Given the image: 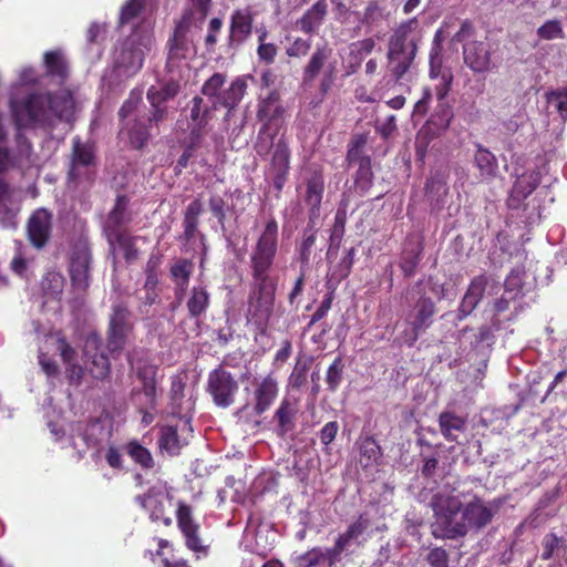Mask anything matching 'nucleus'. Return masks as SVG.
Wrapping results in <instances>:
<instances>
[{
	"mask_svg": "<svg viewBox=\"0 0 567 567\" xmlns=\"http://www.w3.org/2000/svg\"><path fill=\"white\" fill-rule=\"evenodd\" d=\"M279 249V226L269 217L251 247L248 269L251 278L247 297V317L265 332L274 313L278 280L271 276Z\"/></svg>",
	"mask_w": 567,
	"mask_h": 567,
	"instance_id": "1",
	"label": "nucleus"
},
{
	"mask_svg": "<svg viewBox=\"0 0 567 567\" xmlns=\"http://www.w3.org/2000/svg\"><path fill=\"white\" fill-rule=\"evenodd\" d=\"M66 100L54 93H31L21 101L11 103L14 126L30 128L44 127L50 124L51 115L62 116L60 105Z\"/></svg>",
	"mask_w": 567,
	"mask_h": 567,
	"instance_id": "2",
	"label": "nucleus"
},
{
	"mask_svg": "<svg viewBox=\"0 0 567 567\" xmlns=\"http://www.w3.org/2000/svg\"><path fill=\"white\" fill-rule=\"evenodd\" d=\"M414 24L416 19L402 23L389 40L386 68L391 79L386 85L401 83L410 72L417 51V40L409 39Z\"/></svg>",
	"mask_w": 567,
	"mask_h": 567,
	"instance_id": "3",
	"label": "nucleus"
},
{
	"mask_svg": "<svg viewBox=\"0 0 567 567\" xmlns=\"http://www.w3.org/2000/svg\"><path fill=\"white\" fill-rule=\"evenodd\" d=\"M435 522L432 525V535L440 539H457L466 535L463 523H458L457 515L464 507L461 495L436 493L431 501Z\"/></svg>",
	"mask_w": 567,
	"mask_h": 567,
	"instance_id": "4",
	"label": "nucleus"
},
{
	"mask_svg": "<svg viewBox=\"0 0 567 567\" xmlns=\"http://www.w3.org/2000/svg\"><path fill=\"white\" fill-rule=\"evenodd\" d=\"M151 39L132 34L118 43L112 54V69L120 80L136 75L143 68L145 53L150 51Z\"/></svg>",
	"mask_w": 567,
	"mask_h": 567,
	"instance_id": "5",
	"label": "nucleus"
},
{
	"mask_svg": "<svg viewBox=\"0 0 567 567\" xmlns=\"http://www.w3.org/2000/svg\"><path fill=\"white\" fill-rule=\"evenodd\" d=\"M135 330L133 312L125 301L112 303L107 318L106 349L113 358H117Z\"/></svg>",
	"mask_w": 567,
	"mask_h": 567,
	"instance_id": "6",
	"label": "nucleus"
},
{
	"mask_svg": "<svg viewBox=\"0 0 567 567\" xmlns=\"http://www.w3.org/2000/svg\"><path fill=\"white\" fill-rule=\"evenodd\" d=\"M331 55L332 49L327 44L316 47L302 68L301 85L303 87L312 86L318 76L323 73L319 82V92L321 96H326L330 92L336 80V66L330 64L327 70L324 68Z\"/></svg>",
	"mask_w": 567,
	"mask_h": 567,
	"instance_id": "7",
	"label": "nucleus"
},
{
	"mask_svg": "<svg viewBox=\"0 0 567 567\" xmlns=\"http://www.w3.org/2000/svg\"><path fill=\"white\" fill-rule=\"evenodd\" d=\"M92 251L89 243L76 240L70 252L69 275L74 293L84 296L91 285Z\"/></svg>",
	"mask_w": 567,
	"mask_h": 567,
	"instance_id": "8",
	"label": "nucleus"
},
{
	"mask_svg": "<svg viewBox=\"0 0 567 567\" xmlns=\"http://www.w3.org/2000/svg\"><path fill=\"white\" fill-rule=\"evenodd\" d=\"M83 355L86 360L87 370L94 379L104 380L110 375L112 355L106 343L97 331L86 334L83 346Z\"/></svg>",
	"mask_w": 567,
	"mask_h": 567,
	"instance_id": "9",
	"label": "nucleus"
},
{
	"mask_svg": "<svg viewBox=\"0 0 567 567\" xmlns=\"http://www.w3.org/2000/svg\"><path fill=\"white\" fill-rule=\"evenodd\" d=\"M192 27V13L185 12L176 22L173 33L166 42L167 66L178 65L181 61L187 59L192 50V40L189 31Z\"/></svg>",
	"mask_w": 567,
	"mask_h": 567,
	"instance_id": "10",
	"label": "nucleus"
},
{
	"mask_svg": "<svg viewBox=\"0 0 567 567\" xmlns=\"http://www.w3.org/2000/svg\"><path fill=\"white\" fill-rule=\"evenodd\" d=\"M206 389L212 395L214 403L225 409L235 402V395L239 386L230 372L223 367H218L209 372Z\"/></svg>",
	"mask_w": 567,
	"mask_h": 567,
	"instance_id": "11",
	"label": "nucleus"
},
{
	"mask_svg": "<svg viewBox=\"0 0 567 567\" xmlns=\"http://www.w3.org/2000/svg\"><path fill=\"white\" fill-rule=\"evenodd\" d=\"M95 167V155L93 147L82 143L79 137L72 142V153L68 171V179L72 183L91 181Z\"/></svg>",
	"mask_w": 567,
	"mask_h": 567,
	"instance_id": "12",
	"label": "nucleus"
},
{
	"mask_svg": "<svg viewBox=\"0 0 567 567\" xmlns=\"http://www.w3.org/2000/svg\"><path fill=\"white\" fill-rule=\"evenodd\" d=\"M177 527L185 538L186 547L195 553H207L200 537V526L193 516L192 506L179 502L176 511Z\"/></svg>",
	"mask_w": 567,
	"mask_h": 567,
	"instance_id": "13",
	"label": "nucleus"
},
{
	"mask_svg": "<svg viewBox=\"0 0 567 567\" xmlns=\"http://www.w3.org/2000/svg\"><path fill=\"white\" fill-rule=\"evenodd\" d=\"M492 44L487 41L471 40L463 45V62L474 73H487L494 69Z\"/></svg>",
	"mask_w": 567,
	"mask_h": 567,
	"instance_id": "14",
	"label": "nucleus"
},
{
	"mask_svg": "<svg viewBox=\"0 0 567 567\" xmlns=\"http://www.w3.org/2000/svg\"><path fill=\"white\" fill-rule=\"evenodd\" d=\"M495 512L496 511L481 497L474 495L472 499L464 505L458 523L464 524L466 533L470 529L480 530L492 522Z\"/></svg>",
	"mask_w": 567,
	"mask_h": 567,
	"instance_id": "15",
	"label": "nucleus"
},
{
	"mask_svg": "<svg viewBox=\"0 0 567 567\" xmlns=\"http://www.w3.org/2000/svg\"><path fill=\"white\" fill-rule=\"evenodd\" d=\"M138 505L144 508L152 522H161L165 526H171L173 520L167 514L166 504L171 503L167 494L156 487H151L148 491L136 497Z\"/></svg>",
	"mask_w": 567,
	"mask_h": 567,
	"instance_id": "16",
	"label": "nucleus"
},
{
	"mask_svg": "<svg viewBox=\"0 0 567 567\" xmlns=\"http://www.w3.org/2000/svg\"><path fill=\"white\" fill-rule=\"evenodd\" d=\"M540 178L542 174L538 169L524 172L519 175L507 198V207L509 209H519L525 199L538 187Z\"/></svg>",
	"mask_w": 567,
	"mask_h": 567,
	"instance_id": "17",
	"label": "nucleus"
},
{
	"mask_svg": "<svg viewBox=\"0 0 567 567\" xmlns=\"http://www.w3.org/2000/svg\"><path fill=\"white\" fill-rule=\"evenodd\" d=\"M52 226V214L45 208L32 213L28 220V238L33 247L42 248L47 245Z\"/></svg>",
	"mask_w": 567,
	"mask_h": 567,
	"instance_id": "18",
	"label": "nucleus"
},
{
	"mask_svg": "<svg viewBox=\"0 0 567 567\" xmlns=\"http://www.w3.org/2000/svg\"><path fill=\"white\" fill-rule=\"evenodd\" d=\"M254 17L249 9L235 10L230 16L227 45L229 49L239 48L252 32Z\"/></svg>",
	"mask_w": 567,
	"mask_h": 567,
	"instance_id": "19",
	"label": "nucleus"
},
{
	"mask_svg": "<svg viewBox=\"0 0 567 567\" xmlns=\"http://www.w3.org/2000/svg\"><path fill=\"white\" fill-rule=\"evenodd\" d=\"M270 169L272 172L274 187L278 192H281L290 169V150L284 138H279L275 145L270 161Z\"/></svg>",
	"mask_w": 567,
	"mask_h": 567,
	"instance_id": "20",
	"label": "nucleus"
},
{
	"mask_svg": "<svg viewBox=\"0 0 567 567\" xmlns=\"http://www.w3.org/2000/svg\"><path fill=\"white\" fill-rule=\"evenodd\" d=\"M278 382L270 374L254 382L252 398L256 415L260 416L270 409L278 395Z\"/></svg>",
	"mask_w": 567,
	"mask_h": 567,
	"instance_id": "21",
	"label": "nucleus"
},
{
	"mask_svg": "<svg viewBox=\"0 0 567 567\" xmlns=\"http://www.w3.org/2000/svg\"><path fill=\"white\" fill-rule=\"evenodd\" d=\"M370 520L365 514H360L359 517L351 523L348 528L339 534L331 547L334 554L341 559V555L349 550L352 545H361L358 540L365 530L369 528Z\"/></svg>",
	"mask_w": 567,
	"mask_h": 567,
	"instance_id": "22",
	"label": "nucleus"
},
{
	"mask_svg": "<svg viewBox=\"0 0 567 567\" xmlns=\"http://www.w3.org/2000/svg\"><path fill=\"white\" fill-rule=\"evenodd\" d=\"M436 313V306L430 297L422 296L415 303V315L411 322L412 338L411 346L419 339V336L426 331L433 323Z\"/></svg>",
	"mask_w": 567,
	"mask_h": 567,
	"instance_id": "23",
	"label": "nucleus"
},
{
	"mask_svg": "<svg viewBox=\"0 0 567 567\" xmlns=\"http://www.w3.org/2000/svg\"><path fill=\"white\" fill-rule=\"evenodd\" d=\"M423 249L424 245L420 236L409 235L406 237L399 265L404 277L411 278L415 275Z\"/></svg>",
	"mask_w": 567,
	"mask_h": 567,
	"instance_id": "24",
	"label": "nucleus"
},
{
	"mask_svg": "<svg viewBox=\"0 0 567 567\" xmlns=\"http://www.w3.org/2000/svg\"><path fill=\"white\" fill-rule=\"evenodd\" d=\"M327 14V0H318L296 21V27L306 34H315L319 31Z\"/></svg>",
	"mask_w": 567,
	"mask_h": 567,
	"instance_id": "25",
	"label": "nucleus"
},
{
	"mask_svg": "<svg viewBox=\"0 0 567 567\" xmlns=\"http://www.w3.org/2000/svg\"><path fill=\"white\" fill-rule=\"evenodd\" d=\"M128 198L126 195H117L115 204L109 213L104 223V233L106 238L125 231L124 226L130 223L127 216Z\"/></svg>",
	"mask_w": 567,
	"mask_h": 567,
	"instance_id": "26",
	"label": "nucleus"
},
{
	"mask_svg": "<svg viewBox=\"0 0 567 567\" xmlns=\"http://www.w3.org/2000/svg\"><path fill=\"white\" fill-rule=\"evenodd\" d=\"M324 192V178L320 171H315L306 181L305 202L309 206L310 219L318 217Z\"/></svg>",
	"mask_w": 567,
	"mask_h": 567,
	"instance_id": "27",
	"label": "nucleus"
},
{
	"mask_svg": "<svg viewBox=\"0 0 567 567\" xmlns=\"http://www.w3.org/2000/svg\"><path fill=\"white\" fill-rule=\"evenodd\" d=\"M157 367L147 362L138 363L136 377L142 382V392L152 410L157 406Z\"/></svg>",
	"mask_w": 567,
	"mask_h": 567,
	"instance_id": "28",
	"label": "nucleus"
},
{
	"mask_svg": "<svg viewBox=\"0 0 567 567\" xmlns=\"http://www.w3.org/2000/svg\"><path fill=\"white\" fill-rule=\"evenodd\" d=\"M282 114L284 107L280 104V94L278 91H270L266 97L259 101L257 118L262 124L271 126L272 122L280 118Z\"/></svg>",
	"mask_w": 567,
	"mask_h": 567,
	"instance_id": "29",
	"label": "nucleus"
},
{
	"mask_svg": "<svg viewBox=\"0 0 567 567\" xmlns=\"http://www.w3.org/2000/svg\"><path fill=\"white\" fill-rule=\"evenodd\" d=\"M194 269L192 260L179 258L169 267V275L175 284V297L181 300L189 285L190 276Z\"/></svg>",
	"mask_w": 567,
	"mask_h": 567,
	"instance_id": "30",
	"label": "nucleus"
},
{
	"mask_svg": "<svg viewBox=\"0 0 567 567\" xmlns=\"http://www.w3.org/2000/svg\"><path fill=\"white\" fill-rule=\"evenodd\" d=\"M467 420L453 411H443L439 415L441 434L449 442H457V434L466 430Z\"/></svg>",
	"mask_w": 567,
	"mask_h": 567,
	"instance_id": "31",
	"label": "nucleus"
},
{
	"mask_svg": "<svg viewBox=\"0 0 567 567\" xmlns=\"http://www.w3.org/2000/svg\"><path fill=\"white\" fill-rule=\"evenodd\" d=\"M298 559L301 567H334L340 561L331 547L326 549L313 547L299 556Z\"/></svg>",
	"mask_w": 567,
	"mask_h": 567,
	"instance_id": "32",
	"label": "nucleus"
},
{
	"mask_svg": "<svg viewBox=\"0 0 567 567\" xmlns=\"http://www.w3.org/2000/svg\"><path fill=\"white\" fill-rule=\"evenodd\" d=\"M296 414L297 409L295 403L285 398L274 414V419L277 421L276 433L278 436L284 437L286 434L291 432L296 426Z\"/></svg>",
	"mask_w": 567,
	"mask_h": 567,
	"instance_id": "33",
	"label": "nucleus"
},
{
	"mask_svg": "<svg viewBox=\"0 0 567 567\" xmlns=\"http://www.w3.org/2000/svg\"><path fill=\"white\" fill-rule=\"evenodd\" d=\"M474 164L480 172V177L484 181L493 179L498 172V162L496 156L486 147L477 144L474 154Z\"/></svg>",
	"mask_w": 567,
	"mask_h": 567,
	"instance_id": "34",
	"label": "nucleus"
},
{
	"mask_svg": "<svg viewBox=\"0 0 567 567\" xmlns=\"http://www.w3.org/2000/svg\"><path fill=\"white\" fill-rule=\"evenodd\" d=\"M368 144V134H354L347 146L346 162L349 167L371 162L370 155L364 151Z\"/></svg>",
	"mask_w": 567,
	"mask_h": 567,
	"instance_id": "35",
	"label": "nucleus"
},
{
	"mask_svg": "<svg viewBox=\"0 0 567 567\" xmlns=\"http://www.w3.org/2000/svg\"><path fill=\"white\" fill-rule=\"evenodd\" d=\"M202 213L203 204L199 198H195L187 205L183 218V238L186 243H190L195 238L198 231L199 216Z\"/></svg>",
	"mask_w": 567,
	"mask_h": 567,
	"instance_id": "36",
	"label": "nucleus"
},
{
	"mask_svg": "<svg viewBox=\"0 0 567 567\" xmlns=\"http://www.w3.org/2000/svg\"><path fill=\"white\" fill-rule=\"evenodd\" d=\"M246 90V81L243 78H236L230 85L219 94L218 101H215L214 105L219 104L228 111H231L240 103Z\"/></svg>",
	"mask_w": 567,
	"mask_h": 567,
	"instance_id": "37",
	"label": "nucleus"
},
{
	"mask_svg": "<svg viewBox=\"0 0 567 567\" xmlns=\"http://www.w3.org/2000/svg\"><path fill=\"white\" fill-rule=\"evenodd\" d=\"M157 445L162 453H166L169 456L179 455L183 443L179 439L177 427L173 425H162L159 427Z\"/></svg>",
	"mask_w": 567,
	"mask_h": 567,
	"instance_id": "38",
	"label": "nucleus"
},
{
	"mask_svg": "<svg viewBox=\"0 0 567 567\" xmlns=\"http://www.w3.org/2000/svg\"><path fill=\"white\" fill-rule=\"evenodd\" d=\"M124 452L130 456L134 464L144 471L154 468L155 461L152 452L137 440H131L123 446Z\"/></svg>",
	"mask_w": 567,
	"mask_h": 567,
	"instance_id": "39",
	"label": "nucleus"
},
{
	"mask_svg": "<svg viewBox=\"0 0 567 567\" xmlns=\"http://www.w3.org/2000/svg\"><path fill=\"white\" fill-rule=\"evenodd\" d=\"M210 296L204 286H194L190 290V296L187 300L186 307L192 318H198L209 307Z\"/></svg>",
	"mask_w": 567,
	"mask_h": 567,
	"instance_id": "40",
	"label": "nucleus"
},
{
	"mask_svg": "<svg viewBox=\"0 0 567 567\" xmlns=\"http://www.w3.org/2000/svg\"><path fill=\"white\" fill-rule=\"evenodd\" d=\"M355 248L351 247L344 251L342 258L336 264L329 267V280L340 284L347 279L351 274L354 264Z\"/></svg>",
	"mask_w": 567,
	"mask_h": 567,
	"instance_id": "41",
	"label": "nucleus"
},
{
	"mask_svg": "<svg viewBox=\"0 0 567 567\" xmlns=\"http://www.w3.org/2000/svg\"><path fill=\"white\" fill-rule=\"evenodd\" d=\"M452 118V106L445 101H439L434 114H432L424 126H429V128L434 130L436 133L441 134L449 128Z\"/></svg>",
	"mask_w": 567,
	"mask_h": 567,
	"instance_id": "42",
	"label": "nucleus"
},
{
	"mask_svg": "<svg viewBox=\"0 0 567 567\" xmlns=\"http://www.w3.org/2000/svg\"><path fill=\"white\" fill-rule=\"evenodd\" d=\"M130 144L135 150H142L148 142L151 133L150 125L145 120L135 118L132 123L126 124Z\"/></svg>",
	"mask_w": 567,
	"mask_h": 567,
	"instance_id": "43",
	"label": "nucleus"
},
{
	"mask_svg": "<svg viewBox=\"0 0 567 567\" xmlns=\"http://www.w3.org/2000/svg\"><path fill=\"white\" fill-rule=\"evenodd\" d=\"M179 84L176 81H168L161 87L152 85L146 93V97L152 106L163 105L168 100L174 99L179 92Z\"/></svg>",
	"mask_w": 567,
	"mask_h": 567,
	"instance_id": "44",
	"label": "nucleus"
},
{
	"mask_svg": "<svg viewBox=\"0 0 567 567\" xmlns=\"http://www.w3.org/2000/svg\"><path fill=\"white\" fill-rule=\"evenodd\" d=\"M136 237L131 236L126 230L114 236L107 237V241L113 246L117 244L123 251V257L126 262H134L138 258V249L135 245Z\"/></svg>",
	"mask_w": 567,
	"mask_h": 567,
	"instance_id": "45",
	"label": "nucleus"
},
{
	"mask_svg": "<svg viewBox=\"0 0 567 567\" xmlns=\"http://www.w3.org/2000/svg\"><path fill=\"white\" fill-rule=\"evenodd\" d=\"M65 278L58 271L47 272L41 280L43 295L50 299H60L64 289Z\"/></svg>",
	"mask_w": 567,
	"mask_h": 567,
	"instance_id": "46",
	"label": "nucleus"
},
{
	"mask_svg": "<svg viewBox=\"0 0 567 567\" xmlns=\"http://www.w3.org/2000/svg\"><path fill=\"white\" fill-rule=\"evenodd\" d=\"M360 463L363 467H369L377 463L381 457V446L373 436L362 437L359 442Z\"/></svg>",
	"mask_w": 567,
	"mask_h": 567,
	"instance_id": "47",
	"label": "nucleus"
},
{
	"mask_svg": "<svg viewBox=\"0 0 567 567\" xmlns=\"http://www.w3.org/2000/svg\"><path fill=\"white\" fill-rule=\"evenodd\" d=\"M47 73L64 80L68 76V64L60 51H49L44 54Z\"/></svg>",
	"mask_w": 567,
	"mask_h": 567,
	"instance_id": "48",
	"label": "nucleus"
},
{
	"mask_svg": "<svg viewBox=\"0 0 567 567\" xmlns=\"http://www.w3.org/2000/svg\"><path fill=\"white\" fill-rule=\"evenodd\" d=\"M425 195L433 210H440L444 205V198H434L440 193L447 194L445 182L439 176H431L425 183Z\"/></svg>",
	"mask_w": 567,
	"mask_h": 567,
	"instance_id": "49",
	"label": "nucleus"
},
{
	"mask_svg": "<svg viewBox=\"0 0 567 567\" xmlns=\"http://www.w3.org/2000/svg\"><path fill=\"white\" fill-rule=\"evenodd\" d=\"M163 261V256L158 252H152L145 265V282L144 289L157 288L159 279V268Z\"/></svg>",
	"mask_w": 567,
	"mask_h": 567,
	"instance_id": "50",
	"label": "nucleus"
},
{
	"mask_svg": "<svg viewBox=\"0 0 567 567\" xmlns=\"http://www.w3.org/2000/svg\"><path fill=\"white\" fill-rule=\"evenodd\" d=\"M270 127L268 124H262L258 131L254 148L260 157H266L271 148L276 145L274 144V140L277 135V132H270Z\"/></svg>",
	"mask_w": 567,
	"mask_h": 567,
	"instance_id": "51",
	"label": "nucleus"
},
{
	"mask_svg": "<svg viewBox=\"0 0 567 567\" xmlns=\"http://www.w3.org/2000/svg\"><path fill=\"white\" fill-rule=\"evenodd\" d=\"M227 81V75L220 72H215L202 85L200 92L208 99H216L218 101L221 89Z\"/></svg>",
	"mask_w": 567,
	"mask_h": 567,
	"instance_id": "52",
	"label": "nucleus"
},
{
	"mask_svg": "<svg viewBox=\"0 0 567 567\" xmlns=\"http://www.w3.org/2000/svg\"><path fill=\"white\" fill-rule=\"evenodd\" d=\"M373 172L371 162L358 165L354 176V185L361 195H364L373 185Z\"/></svg>",
	"mask_w": 567,
	"mask_h": 567,
	"instance_id": "53",
	"label": "nucleus"
},
{
	"mask_svg": "<svg viewBox=\"0 0 567 567\" xmlns=\"http://www.w3.org/2000/svg\"><path fill=\"white\" fill-rule=\"evenodd\" d=\"M439 135V133L429 128V126L423 125L421 127L415 138V155L419 161H424L430 142Z\"/></svg>",
	"mask_w": 567,
	"mask_h": 567,
	"instance_id": "54",
	"label": "nucleus"
},
{
	"mask_svg": "<svg viewBox=\"0 0 567 567\" xmlns=\"http://www.w3.org/2000/svg\"><path fill=\"white\" fill-rule=\"evenodd\" d=\"M186 384L181 377L172 378L169 398L172 403V410L174 415L182 414V401L184 398Z\"/></svg>",
	"mask_w": 567,
	"mask_h": 567,
	"instance_id": "55",
	"label": "nucleus"
},
{
	"mask_svg": "<svg viewBox=\"0 0 567 567\" xmlns=\"http://www.w3.org/2000/svg\"><path fill=\"white\" fill-rule=\"evenodd\" d=\"M203 105V97L198 95L194 96L190 101L189 118L194 123H200L202 126H206L208 124L210 109Z\"/></svg>",
	"mask_w": 567,
	"mask_h": 567,
	"instance_id": "56",
	"label": "nucleus"
},
{
	"mask_svg": "<svg viewBox=\"0 0 567 567\" xmlns=\"http://www.w3.org/2000/svg\"><path fill=\"white\" fill-rule=\"evenodd\" d=\"M145 9L144 0H127L121 8L120 23L126 24L135 20Z\"/></svg>",
	"mask_w": 567,
	"mask_h": 567,
	"instance_id": "57",
	"label": "nucleus"
},
{
	"mask_svg": "<svg viewBox=\"0 0 567 567\" xmlns=\"http://www.w3.org/2000/svg\"><path fill=\"white\" fill-rule=\"evenodd\" d=\"M343 368H344V364H343L342 358L340 355L337 357L333 360V362L330 364V367L328 368L327 375H326V382H327L328 389L331 392H334L339 388L341 380H342Z\"/></svg>",
	"mask_w": 567,
	"mask_h": 567,
	"instance_id": "58",
	"label": "nucleus"
},
{
	"mask_svg": "<svg viewBox=\"0 0 567 567\" xmlns=\"http://www.w3.org/2000/svg\"><path fill=\"white\" fill-rule=\"evenodd\" d=\"M347 214L339 208L334 216V223L330 235V246L339 247L346 233Z\"/></svg>",
	"mask_w": 567,
	"mask_h": 567,
	"instance_id": "59",
	"label": "nucleus"
},
{
	"mask_svg": "<svg viewBox=\"0 0 567 567\" xmlns=\"http://www.w3.org/2000/svg\"><path fill=\"white\" fill-rule=\"evenodd\" d=\"M537 35L543 40L564 39L565 33L559 20H548L537 29Z\"/></svg>",
	"mask_w": 567,
	"mask_h": 567,
	"instance_id": "60",
	"label": "nucleus"
},
{
	"mask_svg": "<svg viewBox=\"0 0 567 567\" xmlns=\"http://www.w3.org/2000/svg\"><path fill=\"white\" fill-rule=\"evenodd\" d=\"M104 435V426L101 420L93 419L87 422L86 427L84 430V440L86 441L87 446H95L102 440Z\"/></svg>",
	"mask_w": 567,
	"mask_h": 567,
	"instance_id": "61",
	"label": "nucleus"
},
{
	"mask_svg": "<svg viewBox=\"0 0 567 567\" xmlns=\"http://www.w3.org/2000/svg\"><path fill=\"white\" fill-rule=\"evenodd\" d=\"M317 240V231L312 229H306L303 234V239L299 246V259L300 262L307 265L310 261V256L312 252V248Z\"/></svg>",
	"mask_w": 567,
	"mask_h": 567,
	"instance_id": "62",
	"label": "nucleus"
},
{
	"mask_svg": "<svg viewBox=\"0 0 567 567\" xmlns=\"http://www.w3.org/2000/svg\"><path fill=\"white\" fill-rule=\"evenodd\" d=\"M439 82L435 84L434 93L436 95L437 101H445V97L451 91V85L453 81V73L450 69H445L440 79H436Z\"/></svg>",
	"mask_w": 567,
	"mask_h": 567,
	"instance_id": "63",
	"label": "nucleus"
},
{
	"mask_svg": "<svg viewBox=\"0 0 567 567\" xmlns=\"http://www.w3.org/2000/svg\"><path fill=\"white\" fill-rule=\"evenodd\" d=\"M425 560L431 567H449V554L443 547L431 548Z\"/></svg>",
	"mask_w": 567,
	"mask_h": 567,
	"instance_id": "64",
	"label": "nucleus"
}]
</instances>
